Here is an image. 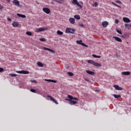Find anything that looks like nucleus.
Here are the masks:
<instances>
[{
    "instance_id": "obj_1",
    "label": "nucleus",
    "mask_w": 131,
    "mask_h": 131,
    "mask_svg": "<svg viewBox=\"0 0 131 131\" xmlns=\"http://www.w3.org/2000/svg\"><path fill=\"white\" fill-rule=\"evenodd\" d=\"M45 30H48V27L38 28L36 29L35 32L36 33L38 32H41V31H45Z\"/></svg>"
},
{
    "instance_id": "obj_2",
    "label": "nucleus",
    "mask_w": 131,
    "mask_h": 131,
    "mask_svg": "<svg viewBox=\"0 0 131 131\" xmlns=\"http://www.w3.org/2000/svg\"><path fill=\"white\" fill-rule=\"evenodd\" d=\"M74 32H75V30H74V29L67 28L66 29V33H72V34H73Z\"/></svg>"
},
{
    "instance_id": "obj_3",
    "label": "nucleus",
    "mask_w": 131,
    "mask_h": 131,
    "mask_svg": "<svg viewBox=\"0 0 131 131\" xmlns=\"http://www.w3.org/2000/svg\"><path fill=\"white\" fill-rule=\"evenodd\" d=\"M16 73H19V74H29V71H25V70L17 71Z\"/></svg>"
},
{
    "instance_id": "obj_4",
    "label": "nucleus",
    "mask_w": 131,
    "mask_h": 131,
    "mask_svg": "<svg viewBox=\"0 0 131 131\" xmlns=\"http://www.w3.org/2000/svg\"><path fill=\"white\" fill-rule=\"evenodd\" d=\"M72 4L73 5H77V6L79 7V8H82V6H81V5H80V4H79V3H78V1H73Z\"/></svg>"
},
{
    "instance_id": "obj_5",
    "label": "nucleus",
    "mask_w": 131,
    "mask_h": 131,
    "mask_svg": "<svg viewBox=\"0 0 131 131\" xmlns=\"http://www.w3.org/2000/svg\"><path fill=\"white\" fill-rule=\"evenodd\" d=\"M42 11L43 12H44V13H46V14H50V13H51V10H50V9L48 8H43L42 9Z\"/></svg>"
},
{
    "instance_id": "obj_6",
    "label": "nucleus",
    "mask_w": 131,
    "mask_h": 131,
    "mask_svg": "<svg viewBox=\"0 0 131 131\" xmlns=\"http://www.w3.org/2000/svg\"><path fill=\"white\" fill-rule=\"evenodd\" d=\"M43 49L45 51H48L49 52H50L51 53H52V54H55V51H54L53 50H52L51 49L48 48L47 47H43Z\"/></svg>"
},
{
    "instance_id": "obj_7",
    "label": "nucleus",
    "mask_w": 131,
    "mask_h": 131,
    "mask_svg": "<svg viewBox=\"0 0 131 131\" xmlns=\"http://www.w3.org/2000/svg\"><path fill=\"white\" fill-rule=\"evenodd\" d=\"M47 97H48V98H50V100L51 101H52V102H53V103H55V104L58 105V102H57V101H56V100H55V99H54V98L52 97V96H51L50 95H48Z\"/></svg>"
},
{
    "instance_id": "obj_8",
    "label": "nucleus",
    "mask_w": 131,
    "mask_h": 131,
    "mask_svg": "<svg viewBox=\"0 0 131 131\" xmlns=\"http://www.w3.org/2000/svg\"><path fill=\"white\" fill-rule=\"evenodd\" d=\"M68 98L71 100H74L75 101H78V98L77 97H73V96L68 95Z\"/></svg>"
},
{
    "instance_id": "obj_9",
    "label": "nucleus",
    "mask_w": 131,
    "mask_h": 131,
    "mask_svg": "<svg viewBox=\"0 0 131 131\" xmlns=\"http://www.w3.org/2000/svg\"><path fill=\"white\" fill-rule=\"evenodd\" d=\"M113 37L116 41H118L119 42H122V40L121 39V38L116 36H114Z\"/></svg>"
},
{
    "instance_id": "obj_10",
    "label": "nucleus",
    "mask_w": 131,
    "mask_h": 131,
    "mask_svg": "<svg viewBox=\"0 0 131 131\" xmlns=\"http://www.w3.org/2000/svg\"><path fill=\"white\" fill-rule=\"evenodd\" d=\"M123 21L125 23H129V22H130V19H129V18H128L127 17H123Z\"/></svg>"
},
{
    "instance_id": "obj_11",
    "label": "nucleus",
    "mask_w": 131,
    "mask_h": 131,
    "mask_svg": "<svg viewBox=\"0 0 131 131\" xmlns=\"http://www.w3.org/2000/svg\"><path fill=\"white\" fill-rule=\"evenodd\" d=\"M114 88L117 91H122V88L119 87L118 85H114Z\"/></svg>"
},
{
    "instance_id": "obj_12",
    "label": "nucleus",
    "mask_w": 131,
    "mask_h": 131,
    "mask_svg": "<svg viewBox=\"0 0 131 131\" xmlns=\"http://www.w3.org/2000/svg\"><path fill=\"white\" fill-rule=\"evenodd\" d=\"M13 4L14 6H17V7H20V3L18 1H13Z\"/></svg>"
},
{
    "instance_id": "obj_13",
    "label": "nucleus",
    "mask_w": 131,
    "mask_h": 131,
    "mask_svg": "<svg viewBox=\"0 0 131 131\" xmlns=\"http://www.w3.org/2000/svg\"><path fill=\"white\" fill-rule=\"evenodd\" d=\"M70 105H75V104H77V102L70 99Z\"/></svg>"
},
{
    "instance_id": "obj_14",
    "label": "nucleus",
    "mask_w": 131,
    "mask_h": 131,
    "mask_svg": "<svg viewBox=\"0 0 131 131\" xmlns=\"http://www.w3.org/2000/svg\"><path fill=\"white\" fill-rule=\"evenodd\" d=\"M69 21L71 24H74L75 23V19L74 18H70Z\"/></svg>"
},
{
    "instance_id": "obj_15",
    "label": "nucleus",
    "mask_w": 131,
    "mask_h": 131,
    "mask_svg": "<svg viewBox=\"0 0 131 131\" xmlns=\"http://www.w3.org/2000/svg\"><path fill=\"white\" fill-rule=\"evenodd\" d=\"M122 75H130V72L129 71L123 72L121 73Z\"/></svg>"
},
{
    "instance_id": "obj_16",
    "label": "nucleus",
    "mask_w": 131,
    "mask_h": 131,
    "mask_svg": "<svg viewBox=\"0 0 131 131\" xmlns=\"http://www.w3.org/2000/svg\"><path fill=\"white\" fill-rule=\"evenodd\" d=\"M109 23L107 21H103L102 23V25L103 27H107L108 26Z\"/></svg>"
},
{
    "instance_id": "obj_17",
    "label": "nucleus",
    "mask_w": 131,
    "mask_h": 131,
    "mask_svg": "<svg viewBox=\"0 0 131 131\" xmlns=\"http://www.w3.org/2000/svg\"><path fill=\"white\" fill-rule=\"evenodd\" d=\"M45 81H48L49 82H54V83H56V82H57L56 80L47 79H45Z\"/></svg>"
},
{
    "instance_id": "obj_18",
    "label": "nucleus",
    "mask_w": 131,
    "mask_h": 131,
    "mask_svg": "<svg viewBox=\"0 0 131 131\" xmlns=\"http://www.w3.org/2000/svg\"><path fill=\"white\" fill-rule=\"evenodd\" d=\"M86 73H88V74H90V75H94L95 74V72H93L89 70H86Z\"/></svg>"
},
{
    "instance_id": "obj_19",
    "label": "nucleus",
    "mask_w": 131,
    "mask_h": 131,
    "mask_svg": "<svg viewBox=\"0 0 131 131\" xmlns=\"http://www.w3.org/2000/svg\"><path fill=\"white\" fill-rule=\"evenodd\" d=\"M12 26H13V27H18V26H19V23L13 22L12 23Z\"/></svg>"
},
{
    "instance_id": "obj_20",
    "label": "nucleus",
    "mask_w": 131,
    "mask_h": 131,
    "mask_svg": "<svg viewBox=\"0 0 131 131\" xmlns=\"http://www.w3.org/2000/svg\"><path fill=\"white\" fill-rule=\"evenodd\" d=\"M17 16L20 17L21 18H26V16H25V15L20 14L19 13H17Z\"/></svg>"
},
{
    "instance_id": "obj_21",
    "label": "nucleus",
    "mask_w": 131,
    "mask_h": 131,
    "mask_svg": "<svg viewBox=\"0 0 131 131\" xmlns=\"http://www.w3.org/2000/svg\"><path fill=\"white\" fill-rule=\"evenodd\" d=\"M74 17L77 20H80V16L79 15H75Z\"/></svg>"
},
{
    "instance_id": "obj_22",
    "label": "nucleus",
    "mask_w": 131,
    "mask_h": 131,
    "mask_svg": "<svg viewBox=\"0 0 131 131\" xmlns=\"http://www.w3.org/2000/svg\"><path fill=\"white\" fill-rule=\"evenodd\" d=\"M94 66H96V67H101V66H102V65H101V64L100 63H98L97 62H94V63L93 64Z\"/></svg>"
},
{
    "instance_id": "obj_23",
    "label": "nucleus",
    "mask_w": 131,
    "mask_h": 131,
    "mask_svg": "<svg viewBox=\"0 0 131 131\" xmlns=\"http://www.w3.org/2000/svg\"><path fill=\"white\" fill-rule=\"evenodd\" d=\"M113 97H114V98H115V99H118V98H120V97H121V95L114 94Z\"/></svg>"
},
{
    "instance_id": "obj_24",
    "label": "nucleus",
    "mask_w": 131,
    "mask_h": 131,
    "mask_svg": "<svg viewBox=\"0 0 131 131\" xmlns=\"http://www.w3.org/2000/svg\"><path fill=\"white\" fill-rule=\"evenodd\" d=\"M57 34H58V35H63V32L58 30L57 31Z\"/></svg>"
},
{
    "instance_id": "obj_25",
    "label": "nucleus",
    "mask_w": 131,
    "mask_h": 131,
    "mask_svg": "<svg viewBox=\"0 0 131 131\" xmlns=\"http://www.w3.org/2000/svg\"><path fill=\"white\" fill-rule=\"evenodd\" d=\"M98 6H99V4L97 2H94V3L92 4V7H94L95 8L98 7Z\"/></svg>"
},
{
    "instance_id": "obj_26",
    "label": "nucleus",
    "mask_w": 131,
    "mask_h": 131,
    "mask_svg": "<svg viewBox=\"0 0 131 131\" xmlns=\"http://www.w3.org/2000/svg\"><path fill=\"white\" fill-rule=\"evenodd\" d=\"M37 64L39 67H43V64L40 62H38Z\"/></svg>"
},
{
    "instance_id": "obj_27",
    "label": "nucleus",
    "mask_w": 131,
    "mask_h": 131,
    "mask_svg": "<svg viewBox=\"0 0 131 131\" xmlns=\"http://www.w3.org/2000/svg\"><path fill=\"white\" fill-rule=\"evenodd\" d=\"M39 40L42 42H46V41H47V39H46L45 38H41L39 39Z\"/></svg>"
},
{
    "instance_id": "obj_28",
    "label": "nucleus",
    "mask_w": 131,
    "mask_h": 131,
    "mask_svg": "<svg viewBox=\"0 0 131 131\" xmlns=\"http://www.w3.org/2000/svg\"><path fill=\"white\" fill-rule=\"evenodd\" d=\"M88 63H89V64H92V65H94L95 61L92 60H89L88 61Z\"/></svg>"
},
{
    "instance_id": "obj_29",
    "label": "nucleus",
    "mask_w": 131,
    "mask_h": 131,
    "mask_svg": "<svg viewBox=\"0 0 131 131\" xmlns=\"http://www.w3.org/2000/svg\"><path fill=\"white\" fill-rule=\"evenodd\" d=\"M92 57H93V58H98V59H100L101 58V56H98L95 54H93Z\"/></svg>"
},
{
    "instance_id": "obj_30",
    "label": "nucleus",
    "mask_w": 131,
    "mask_h": 131,
    "mask_svg": "<svg viewBox=\"0 0 131 131\" xmlns=\"http://www.w3.org/2000/svg\"><path fill=\"white\" fill-rule=\"evenodd\" d=\"M76 42H77V43L78 44V45H82V40H77L76 41Z\"/></svg>"
},
{
    "instance_id": "obj_31",
    "label": "nucleus",
    "mask_w": 131,
    "mask_h": 131,
    "mask_svg": "<svg viewBox=\"0 0 131 131\" xmlns=\"http://www.w3.org/2000/svg\"><path fill=\"white\" fill-rule=\"evenodd\" d=\"M26 34H27V35H29V36H31V35H32V33H31V32H26Z\"/></svg>"
},
{
    "instance_id": "obj_32",
    "label": "nucleus",
    "mask_w": 131,
    "mask_h": 131,
    "mask_svg": "<svg viewBox=\"0 0 131 131\" xmlns=\"http://www.w3.org/2000/svg\"><path fill=\"white\" fill-rule=\"evenodd\" d=\"M125 27L127 29H129V25L128 24H125Z\"/></svg>"
},
{
    "instance_id": "obj_33",
    "label": "nucleus",
    "mask_w": 131,
    "mask_h": 131,
    "mask_svg": "<svg viewBox=\"0 0 131 131\" xmlns=\"http://www.w3.org/2000/svg\"><path fill=\"white\" fill-rule=\"evenodd\" d=\"M116 31L119 34H122V32H121V31L119 30V29H117Z\"/></svg>"
},
{
    "instance_id": "obj_34",
    "label": "nucleus",
    "mask_w": 131,
    "mask_h": 131,
    "mask_svg": "<svg viewBox=\"0 0 131 131\" xmlns=\"http://www.w3.org/2000/svg\"><path fill=\"white\" fill-rule=\"evenodd\" d=\"M10 76H11V77H16V76H17V75L15 74H10Z\"/></svg>"
},
{
    "instance_id": "obj_35",
    "label": "nucleus",
    "mask_w": 131,
    "mask_h": 131,
    "mask_svg": "<svg viewBox=\"0 0 131 131\" xmlns=\"http://www.w3.org/2000/svg\"><path fill=\"white\" fill-rule=\"evenodd\" d=\"M68 74L69 75V76H73V74L72 73V72H68Z\"/></svg>"
},
{
    "instance_id": "obj_36",
    "label": "nucleus",
    "mask_w": 131,
    "mask_h": 131,
    "mask_svg": "<svg viewBox=\"0 0 131 131\" xmlns=\"http://www.w3.org/2000/svg\"><path fill=\"white\" fill-rule=\"evenodd\" d=\"M30 92H32V93H36V91H35L34 89H31Z\"/></svg>"
},
{
    "instance_id": "obj_37",
    "label": "nucleus",
    "mask_w": 131,
    "mask_h": 131,
    "mask_svg": "<svg viewBox=\"0 0 131 131\" xmlns=\"http://www.w3.org/2000/svg\"><path fill=\"white\" fill-rule=\"evenodd\" d=\"M54 3H58V4H62V1H54Z\"/></svg>"
},
{
    "instance_id": "obj_38",
    "label": "nucleus",
    "mask_w": 131,
    "mask_h": 131,
    "mask_svg": "<svg viewBox=\"0 0 131 131\" xmlns=\"http://www.w3.org/2000/svg\"><path fill=\"white\" fill-rule=\"evenodd\" d=\"M82 46H83V47H85L86 48H88L89 47V46L84 44V43H82Z\"/></svg>"
},
{
    "instance_id": "obj_39",
    "label": "nucleus",
    "mask_w": 131,
    "mask_h": 131,
    "mask_svg": "<svg viewBox=\"0 0 131 131\" xmlns=\"http://www.w3.org/2000/svg\"><path fill=\"white\" fill-rule=\"evenodd\" d=\"M119 22V20H118V19H116V20L115 21V23L116 24H118Z\"/></svg>"
},
{
    "instance_id": "obj_40",
    "label": "nucleus",
    "mask_w": 131,
    "mask_h": 131,
    "mask_svg": "<svg viewBox=\"0 0 131 131\" xmlns=\"http://www.w3.org/2000/svg\"><path fill=\"white\" fill-rule=\"evenodd\" d=\"M4 71V69L2 68H0V72H3Z\"/></svg>"
},
{
    "instance_id": "obj_41",
    "label": "nucleus",
    "mask_w": 131,
    "mask_h": 131,
    "mask_svg": "<svg viewBox=\"0 0 131 131\" xmlns=\"http://www.w3.org/2000/svg\"><path fill=\"white\" fill-rule=\"evenodd\" d=\"M3 9H4V7H3V6L0 5V10H3Z\"/></svg>"
},
{
    "instance_id": "obj_42",
    "label": "nucleus",
    "mask_w": 131,
    "mask_h": 131,
    "mask_svg": "<svg viewBox=\"0 0 131 131\" xmlns=\"http://www.w3.org/2000/svg\"><path fill=\"white\" fill-rule=\"evenodd\" d=\"M84 81H88V82L90 81V80L89 79H88V78H85L84 79Z\"/></svg>"
},
{
    "instance_id": "obj_43",
    "label": "nucleus",
    "mask_w": 131,
    "mask_h": 131,
    "mask_svg": "<svg viewBox=\"0 0 131 131\" xmlns=\"http://www.w3.org/2000/svg\"><path fill=\"white\" fill-rule=\"evenodd\" d=\"M32 82H34L35 83H37V82L35 80H32Z\"/></svg>"
},
{
    "instance_id": "obj_44",
    "label": "nucleus",
    "mask_w": 131,
    "mask_h": 131,
    "mask_svg": "<svg viewBox=\"0 0 131 131\" xmlns=\"http://www.w3.org/2000/svg\"><path fill=\"white\" fill-rule=\"evenodd\" d=\"M112 4H113V5H114L115 6H116L117 7L119 8V6L117 5V4H115L113 2Z\"/></svg>"
},
{
    "instance_id": "obj_45",
    "label": "nucleus",
    "mask_w": 131,
    "mask_h": 131,
    "mask_svg": "<svg viewBox=\"0 0 131 131\" xmlns=\"http://www.w3.org/2000/svg\"><path fill=\"white\" fill-rule=\"evenodd\" d=\"M65 100L66 101H69V102H70V98H69V99L68 98H66Z\"/></svg>"
},
{
    "instance_id": "obj_46",
    "label": "nucleus",
    "mask_w": 131,
    "mask_h": 131,
    "mask_svg": "<svg viewBox=\"0 0 131 131\" xmlns=\"http://www.w3.org/2000/svg\"><path fill=\"white\" fill-rule=\"evenodd\" d=\"M116 3H117V4H121V2H120V1H116Z\"/></svg>"
},
{
    "instance_id": "obj_47",
    "label": "nucleus",
    "mask_w": 131,
    "mask_h": 131,
    "mask_svg": "<svg viewBox=\"0 0 131 131\" xmlns=\"http://www.w3.org/2000/svg\"><path fill=\"white\" fill-rule=\"evenodd\" d=\"M79 26H81V27H83L84 25L82 24H79Z\"/></svg>"
},
{
    "instance_id": "obj_48",
    "label": "nucleus",
    "mask_w": 131,
    "mask_h": 131,
    "mask_svg": "<svg viewBox=\"0 0 131 131\" xmlns=\"http://www.w3.org/2000/svg\"><path fill=\"white\" fill-rule=\"evenodd\" d=\"M8 21H12V19L10 18H8Z\"/></svg>"
},
{
    "instance_id": "obj_49",
    "label": "nucleus",
    "mask_w": 131,
    "mask_h": 131,
    "mask_svg": "<svg viewBox=\"0 0 131 131\" xmlns=\"http://www.w3.org/2000/svg\"><path fill=\"white\" fill-rule=\"evenodd\" d=\"M51 4H52L53 5H54V2H51Z\"/></svg>"
},
{
    "instance_id": "obj_50",
    "label": "nucleus",
    "mask_w": 131,
    "mask_h": 131,
    "mask_svg": "<svg viewBox=\"0 0 131 131\" xmlns=\"http://www.w3.org/2000/svg\"><path fill=\"white\" fill-rule=\"evenodd\" d=\"M80 4H82V2H81Z\"/></svg>"
}]
</instances>
